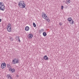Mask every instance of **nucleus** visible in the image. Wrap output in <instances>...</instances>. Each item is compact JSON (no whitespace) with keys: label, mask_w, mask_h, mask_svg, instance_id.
I'll return each instance as SVG.
<instances>
[{"label":"nucleus","mask_w":79,"mask_h":79,"mask_svg":"<svg viewBox=\"0 0 79 79\" xmlns=\"http://www.w3.org/2000/svg\"><path fill=\"white\" fill-rule=\"evenodd\" d=\"M10 70L11 71V73H14V72H15V69H10Z\"/></svg>","instance_id":"obj_16"},{"label":"nucleus","mask_w":79,"mask_h":79,"mask_svg":"<svg viewBox=\"0 0 79 79\" xmlns=\"http://www.w3.org/2000/svg\"><path fill=\"white\" fill-rule=\"evenodd\" d=\"M71 2V1L70 0H66V2L65 3L66 4H69Z\"/></svg>","instance_id":"obj_12"},{"label":"nucleus","mask_w":79,"mask_h":79,"mask_svg":"<svg viewBox=\"0 0 79 79\" xmlns=\"http://www.w3.org/2000/svg\"><path fill=\"white\" fill-rule=\"evenodd\" d=\"M43 31H44V29H41L40 30V32H43Z\"/></svg>","instance_id":"obj_19"},{"label":"nucleus","mask_w":79,"mask_h":79,"mask_svg":"<svg viewBox=\"0 0 79 79\" xmlns=\"http://www.w3.org/2000/svg\"><path fill=\"white\" fill-rule=\"evenodd\" d=\"M42 16L43 18H44V19H45V18H46V16H47V15L45 14L44 12L42 13Z\"/></svg>","instance_id":"obj_6"},{"label":"nucleus","mask_w":79,"mask_h":79,"mask_svg":"<svg viewBox=\"0 0 79 79\" xmlns=\"http://www.w3.org/2000/svg\"><path fill=\"white\" fill-rule=\"evenodd\" d=\"M68 21H69V23L71 24H74V21L73 20V19L71 17L68 18Z\"/></svg>","instance_id":"obj_3"},{"label":"nucleus","mask_w":79,"mask_h":79,"mask_svg":"<svg viewBox=\"0 0 79 79\" xmlns=\"http://www.w3.org/2000/svg\"><path fill=\"white\" fill-rule=\"evenodd\" d=\"M63 6H61V10H63Z\"/></svg>","instance_id":"obj_20"},{"label":"nucleus","mask_w":79,"mask_h":79,"mask_svg":"<svg viewBox=\"0 0 79 79\" xmlns=\"http://www.w3.org/2000/svg\"><path fill=\"white\" fill-rule=\"evenodd\" d=\"M59 24L60 25V26H62V23H59Z\"/></svg>","instance_id":"obj_22"},{"label":"nucleus","mask_w":79,"mask_h":79,"mask_svg":"<svg viewBox=\"0 0 79 79\" xmlns=\"http://www.w3.org/2000/svg\"><path fill=\"white\" fill-rule=\"evenodd\" d=\"M33 37V35L32 34H29L28 36L29 39H32Z\"/></svg>","instance_id":"obj_8"},{"label":"nucleus","mask_w":79,"mask_h":79,"mask_svg":"<svg viewBox=\"0 0 79 79\" xmlns=\"http://www.w3.org/2000/svg\"><path fill=\"white\" fill-rule=\"evenodd\" d=\"M7 77L8 79H10V75H7Z\"/></svg>","instance_id":"obj_15"},{"label":"nucleus","mask_w":79,"mask_h":79,"mask_svg":"<svg viewBox=\"0 0 79 79\" xmlns=\"http://www.w3.org/2000/svg\"><path fill=\"white\" fill-rule=\"evenodd\" d=\"M19 42H21V40H19Z\"/></svg>","instance_id":"obj_23"},{"label":"nucleus","mask_w":79,"mask_h":79,"mask_svg":"<svg viewBox=\"0 0 79 79\" xmlns=\"http://www.w3.org/2000/svg\"><path fill=\"white\" fill-rule=\"evenodd\" d=\"M16 77H19V75H16Z\"/></svg>","instance_id":"obj_24"},{"label":"nucleus","mask_w":79,"mask_h":79,"mask_svg":"<svg viewBox=\"0 0 79 79\" xmlns=\"http://www.w3.org/2000/svg\"><path fill=\"white\" fill-rule=\"evenodd\" d=\"M7 67L9 69H10V64H7Z\"/></svg>","instance_id":"obj_13"},{"label":"nucleus","mask_w":79,"mask_h":79,"mask_svg":"<svg viewBox=\"0 0 79 79\" xmlns=\"http://www.w3.org/2000/svg\"><path fill=\"white\" fill-rule=\"evenodd\" d=\"M63 2H65V3H66V1H63Z\"/></svg>","instance_id":"obj_29"},{"label":"nucleus","mask_w":79,"mask_h":79,"mask_svg":"<svg viewBox=\"0 0 79 79\" xmlns=\"http://www.w3.org/2000/svg\"><path fill=\"white\" fill-rule=\"evenodd\" d=\"M9 71H10V70L9 69Z\"/></svg>","instance_id":"obj_30"},{"label":"nucleus","mask_w":79,"mask_h":79,"mask_svg":"<svg viewBox=\"0 0 79 79\" xmlns=\"http://www.w3.org/2000/svg\"><path fill=\"white\" fill-rule=\"evenodd\" d=\"M18 5L21 8H24L26 7V4L23 1H20L18 3Z\"/></svg>","instance_id":"obj_1"},{"label":"nucleus","mask_w":79,"mask_h":79,"mask_svg":"<svg viewBox=\"0 0 79 79\" xmlns=\"http://www.w3.org/2000/svg\"><path fill=\"white\" fill-rule=\"evenodd\" d=\"M25 30L26 31H28L29 30V27L28 26L26 27L25 28Z\"/></svg>","instance_id":"obj_10"},{"label":"nucleus","mask_w":79,"mask_h":79,"mask_svg":"<svg viewBox=\"0 0 79 79\" xmlns=\"http://www.w3.org/2000/svg\"><path fill=\"white\" fill-rule=\"evenodd\" d=\"M19 63V60L16 59H14L13 60V63L14 64H16V63Z\"/></svg>","instance_id":"obj_4"},{"label":"nucleus","mask_w":79,"mask_h":79,"mask_svg":"<svg viewBox=\"0 0 79 79\" xmlns=\"http://www.w3.org/2000/svg\"><path fill=\"white\" fill-rule=\"evenodd\" d=\"M6 67V64L5 63H2L1 64V67L2 69H4Z\"/></svg>","instance_id":"obj_5"},{"label":"nucleus","mask_w":79,"mask_h":79,"mask_svg":"<svg viewBox=\"0 0 79 79\" xmlns=\"http://www.w3.org/2000/svg\"><path fill=\"white\" fill-rule=\"evenodd\" d=\"M10 79H13L11 77H10Z\"/></svg>","instance_id":"obj_27"},{"label":"nucleus","mask_w":79,"mask_h":79,"mask_svg":"<svg viewBox=\"0 0 79 79\" xmlns=\"http://www.w3.org/2000/svg\"><path fill=\"white\" fill-rule=\"evenodd\" d=\"M43 35L44 36V37H45V36L47 35V33L45 32H44L43 33Z\"/></svg>","instance_id":"obj_14"},{"label":"nucleus","mask_w":79,"mask_h":79,"mask_svg":"<svg viewBox=\"0 0 79 79\" xmlns=\"http://www.w3.org/2000/svg\"><path fill=\"white\" fill-rule=\"evenodd\" d=\"M10 40H11V41H13V38H10Z\"/></svg>","instance_id":"obj_21"},{"label":"nucleus","mask_w":79,"mask_h":79,"mask_svg":"<svg viewBox=\"0 0 79 79\" xmlns=\"http://www.w3.org/2000/svg\"><path fill=\"white\" fill-rule=\"evenodd\" d=\"M33 24L34 27H36V25L35 24V23H33Z\"/></svg>","instance_id":"obj_17"},{"label":"nucleus","mask_w":79,"mask_h":79,"mask_svg":"<svg viewBox=\"0 0 79 79\" xmlns=\"http://www.w3.org/2000/svg\"><path fill=\"white\" fill-rule=\"evenodd\" d=\"M5 6L3 5V2H0V10L2 11H5Z\"/></svg>","instance_id":"obj_2"},{"label":"nucleus","mask_w":79,"mask_h":79,"mask_svg":"<svg viewBox=\"0 0 79 79\" xmlns=\"http://www.w3.org/2000/svg\"><path fill=\"white\" fill-rule=\"evenodd\" d=\"M15 39L17 40H18V39H19V36H16Z\"/></svg>","instance_id":"obj_18"},{"label":"nucleus","mask_w":79,"mask_h":79,"mask_svg":"<svg viewBox=\"0 0 79 79\" xmlns=\"http://www.w3.org/2000/svg\"><path fill=\"white\" fill-rule=\"evenodd\" d=\"M48 58V57H47V55H45L44 56V59L45 60H47Z\"/></svg>","instance_id":"obj_11"},{"label":"nucleus","mask_w":79,"mask_h":79,"mask_svg":"<svg viewBox=\"0 0 79 79\" xmlns=\"http://www.w3.org/2000/svg\"><path fill=\"white\" fill-rule=\"evenodd\" d=\"M45 19H46V21H47L48 23L50 22V19L48 18V17H47V16H46Z\"/></svg>","instance_id":"obj_9"},{"label":"nucleus","mask_w":79,"mask_h":79,"mask_svg":"<svg viewBox=\"0 0 79 79\" xmlns=\"http://www.w3.org/2000/svg\"><path fill=\"white\" fill-rule=\"evenodd\" d=\"M11 27H10V31H11Z\"/></svg>","instance_id":"obj_25"},{"label":"nucleus","mask_w":79,"mask_h":79,"mask_svg":"<svg viewBox=\"0 0 79 79\" xmlns=\"http://www.w3.org/2000/svg\"><path fill=\"white\" fill-rule=\"evenodd\" d=\"M12 69V68H10V69Z\"/></svg>","instance_id":"obj_26"},{"label":"nucleus","mask_w":79,"mask_h":79,"mask_svg":"<svg viewBox=\"0 0 79 79\" xmlns=\"http://www.w3.org/2000/svg\"><path fill=\"white\" fill-rule=\"evenodd\" d=\"M1 21H2V20L1 19H0V22H1Z\"/></svg>","instance_id":"obj_28"},{"label":"nucleus","mask_w":79,"mask_h":79,"mask_svg":"<svg viewBox=\"0 0 79 79\" xmlns=\"http://www.w3.org/2000/svg\"><path fill=\"white\" fill-rule=\"evenodd\" d=\"M10 24L9 23L8 25H7V31H8V32H10Z\"/></svg>","instance_id":"obj_7"}]
</instances>
